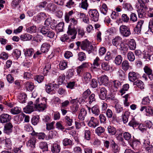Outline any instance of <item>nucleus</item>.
<instances>
[{
	"label": "nucleus",
	"mask_w": 153,
	"mask_h": 153,
	"mask_svg": "<svg viewBox=\"0 0 153 153\" xmlns=\"http://www.w3.org/2000/svg\"><path fill=\"white\" fill-rule=\"evenodd\" d=\"M47 99L43 98L41 100L42 102H40L39 98H37L34 104L32 101L29 102L28 105L24 108V112L28 114L30 113L36 108L39 111L44 110L47 107Z\"/></svg>",
	"instance_id": "f257e3e1"
},
{
	"label": "nucleus",
	"mask_w": 153,
	"mask_h": 153,
	"mask_svg": "<svg viewBox=\"0 0 153 153\" xmlns=\"http://www.w3.org/2000/svg\"><path fill=\"white\" fill-rule=\"evenodd\" d=\"M138 2L139 5L137 7V11L139 17L142 18L145 16L148 8L145 4H141L140 1H138Z\"/></svg>",
	"instance_id": "f03ea898"
},
{
	"label": "nucleus",
	"mask_w": 153,
	"mask_h": 153,
	"mask_svg": "<svg viewBox=\"0 0 153 153\" xmlns=\"http://www.w3.org/2000/svg\"><path fill=\"white\" fill-rule=\"evenodd\" d=\"M146 74H144L142 77L146 81L148 80V76L151 80H153V72L152 70L147 66H145L143 68Z\"/></svg>",
	"instance_id": "7ed1b4c3"
},
{
	"label": "nucleus",
	"mask_w": 153,
	"mask_h": 153,
	"mask_svg": "<svg viewBox=\"0 0 153 153\" xmlns=\"http://www.w3.org/2000/svg\"><path fill=\"white\" fill-rule=\"evenodd\" d=\"M120 33L124 37H127L131 34L130 28L125 25H121L119 28Z\"/></svg>",
	"instance_id": "20e7f679"
},
{
	"label": "nucleus",
	"mask_w": 153,
	"mask_h": 153,
	"mask_svg": "<svg viewBox=\"0 0 153 153\" xmlns=\"http://www.w3.org/2000/svg\"><path fill=\"white\" fill-rule=\"evenodd\" d=\"M88 14L90 17L91 20L94 22H97L98 21L99 13L96 9H88Z\"/></svg>",
	"instance_id": "39448f33"
},
{
	"label": "nucleus",
	"mask_w": 153,
	"mask_h": 153,
	"mask_svg": "<svg viewBox=\"0 0 153 153\" xmlns=\"http://www.w3.org/2000/svg\"><path fill=\"white\" fill-rule=\"evenodd\" d=\"M152 125V123L150 121H148L143 124H140L138 128L141 131L143 132L147 131V128H150Z\"/></svg>",
	"instance_id": "423d86ee"
},
{
	"label": "nucleus",
	"mask_w": 153,
	"mask_h": 153,
	"mask_svg": "<svg viewBox=\"0 0 153 153\" xmlns=\"http://www.w3.org/2000/svg\"><path fill=\"white\" fill-rule=\"evenodd\" d=\"M67 33L68 35L71 36V39H74L76 38L77 31L75 27L71 25H69Z\"/></svg>",
	"instance_id": "0eeeda50"
},
{
	"label": "nucleus",
	"mask_w": 153,
	"mask_h": 153,
	"mask_svg": "<svg viewBox=\"0 0 153 153\" xmlns=\"http://www.w3.org/2000/svg\"><path fill=\"white\" fill-rule=\"evenodd\" d=\"M88 122V126L90 127L95 128L98 125V123L97 121V119L94 117H91L89 121L87 120L85 121Z\"/></svg>",
	"instance_id": "6e6552de"
},
{
	"label": "nucleus",
	"mask_w": 153,
	"mask_h": 153,
	"mask_svg": "<svg viewBox=\"0 0 153 153\" xmlns=\"http://www.w3.org/2000/svg\"><path fill=\"white\" fill-rule=\"evenodd\" d=\"M99 91H100V98L102 100H105L107 96V91L106 89L104 87H100Z\"/></svg>",
	"instance_id": "1a4fd4ad"
},
{
	"label": "nucleus",
	"mask_w": 153,
	"mask_h": 153,
	"mask_svg": "<svg viewBox=\"0 0 153 153\" xmlns=\"http://www.w3.org/2000/svg\"><path fill=\"white\" fill-rule=\"evenodd\" d=\"M139 75L137 73L132 71L130 72L128 74L129 80L131 82H134L138 79Z\"/></svg>",
	"instance_id": "9d476101"
},
{
	"label": "nucleus",
	"mask_w": 153,
	"mask_h": 153,
	"mask_svg": "<svg viewBox=\"0 0 153 153\" xmlns=\"http://www.w3.org/2000/svg\"><path fill=\"white\" fill-rule=\"evenodd\" d=\"M11 116L7 114H4L0 116V122L2 123H4L9 121L11 119Z\"/></svg>",
	"instance_id": "9b49d317"
},
{
	"label": "nucleus",
	"mask_w": 153,
	"mask_h": 153,
	"mask_svg": "<svg viewBox=\"0 0 153 153\" xmlns=\"http://www.w3.org/2000/svg\"><path fill=\"white\" fill-rule=\"evenodd\" d=\"M13 127V126L11 123H7L4 126V132L7 134H10L12 131Z\"/></svg>",
	"instance_id": "f8f14e48"
},
{
	"label": "nucleus",
	"mask_w": 153,
	"mask_h": 153,
	"mask_svg": "<svg viewBox=\"0 0 153 153\" xmlns=\"http://www.w3.org/2000/svg\"><path fill=\"white\" fill-rule=\"evenodd\" d=\"M122 41V38L119 36H117L113 39L112 44L113 45L117 47L119 46Z\"/></svg>",
	"instance_id": "ddd939ff"
},
{
	"label": "nucleus",
	"mask_w": 153,
	"mask_h": 153,
	"mask_svg": "<svg viewBox=\"0 0 153 153\" xmlns=\"http://www.w3.org/2000/svg\"><path fill=\"white\" fill-rule=\"evenodd\" d=\"M143 23L144 21L143 20H140L137 22V25L134 29L135 33L139 34L140 33Z\"/></svg>",
	"instance_id": "4468645a"
},
{
	"label": "nucleus",
	"mask_w": 153,
	"mask_h": 153,
	"mask_svg": "<svg viewBox=\"0 0 153 153\" xmlns=\"http://www.w3.org/2000/svg\"><path fill=\"white\" fill-rule=\"evenodd\" d=\"M99 81L105 86H107L109 80L108 76L105 75L102 76L98 78Z\"/></svg>",
	"instance_id": "2eb2a0df"
},
{
	"label": "nucleus",
	"mask_w": 153,
	"mask_h": 153,
	"mask_svg": "<svg viewBox=\"0 0 153 153\" xmlns=\"http://www.w3.org/2000/svg\"><path fill=\"white\" fill-rule=\"evenodd\" d=\"M51 151L53 153H59L61 150L59 145L57 143H54L51 146Z\"/></svg>",
	"instance_id": "dca6fc26"
},
{
	"label": "nucleus",
	"mask_w": 153,
	"mask_h": 153,
	"mask_svg": "<svg viewBox=\"0 0 153 153\" xmlns=\"http://www.w3.org/2000/svg\"><path fill=\"white\" fill-rule=\"evenodd\" d=\"M87 113L86 111L84 108H81L79 113L78 118L81 121L84 120Z\"/></svg>",
	"instance_id": "f3484780"
},
{
	"label": "nucleus",
	"mask_w": 153,
	"mask_h": 153,
	"mask_svg": "<svg viewBox=\"0 0 153 153\" xmlns=\"http://www.w3.org/2000/svg\"><path fill=\"white\" fill-rule=\"evenodd\" d=\"M65 122L66 126H70L73 123V117L67 115L64 117Z\"/></svg>",
	"instance_id": "a211bd4d"
},
{
	"label": "nucleus",
	"mask_w": 153,
	"mask_h": 153,
	"mask_svg": "<svg viewBox=\"0 0 153 153\" xmlns=\"http://www.w3.org/2000/svg\"><path fill=\"white\" fill-rule=\"evenodd\" d=\"M91 112L94 116H98L100 113V111L99 106L97 105H94L91 108Z\"/></svg>",
	"instance_id": "6ab92c4d"
},
{
	"label": "nucleus",
	"mask_w": 153,
	"mask_h": 153,
	"mask_svg": "<svg viewBox=\"0 0 153 153\" xmlns=\"http://www.w3.org/2000/svg\"><path fill=\"white\" fill-rule=\"evenodd\" d=\"M51 47L50 44L45 42L43 43L41 45V51L43 53L47 52Z\"/></svg>",
	"instance_id": "aec40b11"
},
{
	"label": "nucleus",
	"mask_w": 153,
	"mask_h": 153,
	"mask_svg": "<svg viewBox=\"0 0 153 153\" xmlns=\"http://www.w3.org/2000/svg\"><path fill=\"white\" fill-rule=\"evenodd\" d=\"M32 38V36L31 35L27 33H24L20 36L21 39L23 41L30 40Z\"/></svg>",
	"instance_id": "412c9836"
},
{
	"label": "nucleus",
	"mask_w": 153,
	"mask_h": 153,
	"mask_svg": "<svg viewBox=\"0 0 153 153\" xmlns=\"http://www.w3.org/2000/svg\"><path fill=\"white\" fill-rule=\"evenodd\" d=\"M36 140L34 138H31L27 143V146L31 149L35 148Z\"/></svg>",
	"instance_id": "4be33fe9"
},
{
	"label": "nucleus",
	"mask_w": 153,
	"mask_h": 153,
	"mask_svg": "<svg viewBox=\"0 0 153 153\" xmlns=\"http://www.w3.org/2000/svg\"><path fill=\"white\" fill-rule=\"evenodd\" d=\"M142 54L143 55L142 59L147 61L151 60V55L149 52L144 51H143Z\"/></svg>",
	"instance_id": "5701e85b"
},
{
	"label": "nucleus",
	"mask_w": 153,
	"mask_h": 153,
	"mask_svg": "<svg viewBox=\"0 0 153 153\" xmlns=\"http://www.w3.org/2000/svg\"><path fill=\"white\" fill-rule=\"evenodd\" d=\"M123 136L125 140L127 141L129 143L131 142L133 140L130 134L128 132H126L123 133Z\"/></svg>",
	"instance_id": "b1692460"
},
{
	"label": "nucleus",
	"mask_w": 153,
	"mask_h": 153,
	"mask_svg": "<svg viewBox=\"0 0 153 153\" xmlns=\"http://www.w3.org/2000/svg\"><path fill=\"white\" fill-rule=\"evenodd\" d=\"M39 147L41 149L43 152L48 150L47 143L45 142H42L39 143Z\"/></svg>",
	"instance_id": "393cba45"
},
{
	"label": "nucleus",
	"mask_w": 153,
	"mask_h": 153,
	"mask_svg": "<svg viewBox=\"0 0 153 153\" xmlns=\"http://www.w3.org/2000/svg\"><path fill=\"white\" fill-rule=\"evenodd\" d=\"M129 113L127 111H125L122 115V118L124 123H126L128 120Z\"/></svg>",
	"instance_id": "a878e982"
},
{
	"label": "nucleus",
	"mask_w": 153,
	"mask_h": 153,
	"mask_svg": "<svg viewBox=\"0 0 153 153\" xmlns=\"http://www.w3.org/2000/svg\"><path fill=\"white\" fill-rule=\"evenodd\" d=\"M27 99V96L24 93L21 94L18 97V101L21 103H24Z\"/></svg>",
	"instance_id": "bb28decb"
},
{
	"label": "nucleus",
	"mask_w": 153,
	"mask_h": 153,
	"mask_svg": "<svg viewBox=\"0 0 153 153\" xmlns=\"http://www.w3.org/2000/svg\"><path fill=\"white\" fill-rule=\"evenodd\" d=\"M129 144L133 149L134 150H137L138 149L139 146L140 145V142L134 141L132 140L131 143H129Z\"/></svg>",
	"instance_id": "cd10ccee"
},
{
	"label": "nucleus",
	"mask_w": 153,
	"mask_h": 153,
	"mask_svg": "<svg viewBox=\"0 0 153 153\" xmlns=\"http://www.w3.org/2000/svg\"><path fill=\"white\" fill-rule=\"evenodd\" d=\"M129 47L130 50H134L136 48V44L135 41L132 39L129 40L128 42Z\"/></svg>",
	"instance_id": "c85d7f7f"
},
{
	"label": "nucleus",
	"mask_w": 153,
	"mask_h": 153,
	"mask_svg": "<svg viewBox=\"0 0 153 153\" xmlns=\"http://www.w3.org/2000/svg\"><path fill=\"white\" fill-rule=\"evenodd\" d=\"M31 134L33 136H36L39 139H43L45 136V134L44 133H38L35 132L34 131H33Z\"/></svg>",
	"instance_id": "c756f323"
},
{
	"label": "nucleus",
	"mask_w": 153,
	"mask_h": 153,
	"mask_svg": "<svg viewBox=\"0 0 153 153\" xmlns=\"http://www.w3.org/2000/svg\"><path fill=\"white\" fill-rule=\"evenodd\" d=\"M91 78V74L89 73H85L83 75V79L86 83H88Z\"/></svg>",
	"instance_id": "7c9ffc66"
},
{
	"label": "nucleus",
	"mask_w": 153,
	"mask_h": 153,
	"mask_svg": "<svg viewBox=\"0 0 153 153\" xmlns=\"http://www.w3.org/2000/svg\"><path fill=\"white\" fill-rule=\"evenodd\" d=\"M130 67L129 63L127 60L123 61L122 64V69L125 71H127Z\"/></svg>",
	"instance_id": "2f4dec72"
},
{
	"label": "nucleus",
	"mask_w": 153,
	"mask_h": 153,
	"mask_svg": "<svg viewBox=\"0 0 153 153\" xmlns=\"http://www.w3.org/2000/svg\"><path fill=\"white\" fill-rule=\"evenodd\" d=\"M134 85H136L141 90L144 89V83L141 80H138L134 82Z\"/></svg>",
	"instance_id": "473e14b6"
},
{
	"label": "nucleus",
	"mask_w": 153,
	"mask_h": 153,
	"mask_svg": "<svg viewBox=\"0 0 153 153\" xmlns=\"http://www.w3.org/2000/svg\"><path fill=\"white\" fill-rule=\"evenodd\" d=\"M108 9L105 3H103L101 7L100 8L101 12L104 15L106 14L108 11Z\"/></svg>",
	"instance_id": "72a5a7b5"
},
{
	"label": "nucleus",
	"mask_w": 153,
	"mask_h": 153,
	"mask_svg": "<svg viewBox=\"0 0 153 153\" xmlns=\"http://www.w3.org/2000/svg\"><path fill=\"white\" fill-rule=\"evenodd\" d=\"M67 62L64 60L61 61L59 63V69L61 70H63L67 67Z\"/></svg>",
	"instance_id": "f704fd0d"
},
{
	"label": "nucleus",
	"mask_w": 153,
	"mask_h": 153,
	"mask_svg": "<svg viewBox=\"0 0 153 153\" xmlns=\"http://www.w3.org/2000/svg\"><path fill=\"white\" fill-rule=\"evenodd\" d=\"M123 60V58L120 55L117 56L115 58L114 62L117 65L121 64Z\"/></svg>",
	"instance_id": "c9c22d12"
},
{
	"label": "nucleus",
	"mask_w": 153,
	"mask_h": 153,
	"mask_svg": "<svg viewBox=\"0 0 153 153\" xmlns=\"http://www.w3.org/2000/svg\"><path fill=\"white\" fill-rule=\"evenodd\" d=\"M57 132L55 130H52L49 131V134L46 137L47 140H49L54 137L56 135Z\"/></svg>",
	"instance_id": "e433bc0d"
},
{
	"label": "nucleus",
	"mask_w": 153,
	"mask_h": 153,
	"mask_svg": "<svg viewBox=\"0 0 153 153\" xmlns=\"http://www.w3.org/2000/svg\"><path fill=\"white\" fill-rule=\"evenodd\" d=\"M128 59L130 62H133L135 59L134 53L132 52H129L127 54Z\"/></svg>",
	"instance_id": "4c0bfd02"
},
{
	"label": "nucleus",
	"mask_w": 153,
	"mask_h": 153,
	"mask_svg": "<svg viewBox=\"0 0 153 153\" xmlns=\"http://www.w3.org/2000/svg\"><path fill=\"white\" fill-rule=\"evenodd\" d=\"M116 113L117 114H120L123 111V107L119 104L116 105L114 107Z\"/></svg>",
	"instance_id": "58836bf2"
},
{
	"label": "nucleus",
	"mask_w": 153,
	"mask_h": 153,
	"mask_svg": "<svg viewBox=\"0 0 153 153\" xmlns=\"http://www.w3.org/2000/svg\"><path fill=\"white\" fill-rule=\"evenodd\" d=\"M108 133L111 135H114L116 133V128L113 126H109L107 128Z\"/></svg>",
	"instance_id": "ea45409f"
},
{
	"label": "nucleus",
	"mask_w": 153,
	"mask_h": 153,
	"mask_svg": "<svg viewBox=\"0 0 153 153\" xmlns=\"http://www.w3.org/2000/svg\"><path fill=\"white\" fill-rule=\"evenodd\" d=\"M25 86L28 91H32L34 88L33 84L30 82H26Z\"/></svg>",
	"instance_id": "a19ab883"
},
{
	"label": "nucleus",
	"mask_w": 153,
	"mask_h": 153,
	"mask_svg": "<svg viewBox=\"0 0 153 153\" xmlns=\"http://www.w3.org/2000/svg\"><path fill=\"white\" fill-rule=\"evenodd\" d=\"M21 111V109L20 108L16 107L11 109L10 112L13 114H16L19 113Z\"/></svg>",
	"instance_id": "79ce46f5"
},
{
	"label": "nucleus",
	"mask_w": 153,
	"mask_h": 153,
	"mask_svg": "<svg viewBox=\"0 0 153 153\" xmlns=\"http://www.w3.org/2000/svg\"><path fill=\"white\" fill-rule=\"evenodd\" d=\"M89 44L90 43L87 41L82 42L81 46V49L83 51H86Z\"/></svg>",
	"instance_id": "37998d69"
},
{
	"label": "nucleus",
	"mask_w": 153,
	"mask_h": 153,
	"mask_svg": "<svg viewBox=\"0 0 153 153\" xmlns=\"http://www.w3.org/2000/svg\"><path fill=\"white\" fill-rule=\"evenodd\" d=\"M46 10L49 11L53 12L56 10V7L53 4L50 3L47 5V6L46 7Z\"/></svg>",
	"instance_id": "c03bdc74"
},
{
	"label": "nucleus",
	"mask_w": 153,
	"mask_h": 153,
	"mask_svg": "<svg viewBox=\"0 0 153 153\" xmlns=\"http://www.w3.org/2000/svg\"><path fill=\"white\" fill-rule=\"evenodd\" d=\"M120 46V50L124 51H126L128 50V45L124 43L123 41L122 42V43L119 45Z\"/></svg>",
	"instance_id": "a18cd8bd"
},
{
	"label": "nucleus",
	"mask_w": 153,
	"mask_h": 153,
	"mask_svg": "<svg viewBox=\"0 0 153 153\" xmlns=\"http://www.w3.org/2000/svg\"><path fill=\"white\" fill-rule=\"evenodd\" d=\"M113 143H112V151L114 153H116L118 152L120 150V148L114 142L112 141Z\"/></svg>",
	"instance_id": "49530a36"
},
{
	"label": "nucleus",
	"mask_w": 153,
	"mask_h": 153,
	"mask_svg": "<svg viewBox=\"0 0 153 153\" xmlns=\"http://www.w3.org/2000/svg\"><path fill=\"white\" fill-rule=\"evenodd\" d=\"M46 92L50 93L54 89V84H49L46 85Z\"/></svg>",
	"instance_id": "de8ad7c7"
},
{
	"label": "nucleus",
	"mask_w": 153,
	"mask_h": 153,
	"mask_svg": "<svg viewBox=\"0 0 153 153\" xmlns=\"http://www.w3.org/2000/svg\"><path fill=\"white\" fill-rule=\"evenodd\" d=\"M48 30L47 27H44L41 28H39L38 30V31L39 32L45 36H46Z\"/></svg>",
	"instance_id": "09e8293b"
},
{
	"label": "nucleus",
	"mask_w": 153,
	"mask_h": 153,
	"mask_svg": "<svg viewBox=\"0 0 153 153\" xmlns=\"http://www.w3.org/2000/svg\"><path fill=\"white\" fill-rule=\"evenodd\" d=\"M123 7L124 9L129 11H131L133 9L131 4L129 3H124L123 4Z\"/></svg>",
	"instance_id": "8fccbe9b"
},
{
	"label": "nucleus",
	"mask_w": 153,
	"mask_h": 153,
	"mask_svg": "<svg viewBox=\"0 0 153 153\" xmlns=\"http://www.w3.org/2000/svg\"><path fill=\"white\" fill-rule=\"evenodd\" d=\"M64 25V23L63 22H61L59 23L56 26V30L58 32H60L63 31Z\"/></svg>",
	"instance_id": "3c124183"
},
{
	"label": "nucleus",
	"mask_w": 153,
	"mask_h": 153,
	"mask_svg": "<svg viewBox=\"0 0 153 153\" xmlns=\"http://www.w3.org/2000/svg\"><path fill=\"white\" fill-rule=\"evenodd\" d=\"M78 55V59L81 61L85 60L86 58L85 54L82 52H81L79 53Z\"/></svg>",
	"instance_id": "603ef678"
},
{
	"label": "nucleus",
	"mask_w": 153,
	"mask_h": 153,
	"mask_svg": "<svg viewBox=\"0 0 153 153\" xmlns=\"http://www.w3.org/2000/svg\"><path fill=\"white\" fill-rule=\"evenodd\" d=\"M46 15L44 13H39L36 16V19L39 21L44 20L46 18Z\"/></svg>",
	"instance_id": "864d4df0"
},
{
	"label": "nucleus",
	"mask_w": 153,
	"mask_h": 153,
	"mask_svg": "<svg viewBox=\"0 0 153 153\" xmlns=\"http://www.w3.org/2000/svg\"><path fill=\"white\" fill-rule=\"evenodd\" d=\"M73 14V12L72 10L69 11L65 16V20L66 22L68 23L69 21V19L72 18L71 16Z\"/></svg>",
	"instance_id": "5fc2aeb1"
},
{
	"label": "nucleus",
	"mask_w": 153,
	"mask_h": 153,
	"mask_svg": "<svg viewBox=\"0 0 153 153\" xmlns=\"http://www.w3.org/2000/svg\"><path fill=\"white\" fill-rule=\"evenodd\" d=\"M25 54L26 56H30L33 54L34 50L32 48L27 49L24 51Z\"/></svg>",
	"instance_id": "6e6d98bb"
},
{
	"label": "nucleus",
	"mask_w": 153,
	"mask_h": 153,
	"mask_svg": "<svg viewBox=\"0 0 153 153\" xmlns=\"http://www.w3.org/2000/svg\"><path fill=\"white\" fill-rule=\"evenodd\" d=\"M150 100L148 96L144 97L142 101V104L143 105H147L149 104Z\"/></svg>",
	"instance_id": "4d7b16f0"
},
{
	"label": "nucleus",
	"mask_w": 153,
	"mask_h": 153,
	"mask_svg": "<svg viewBox=\"0 0 153 153\" xmlns=\"http://www.w3.org/2000/svg\"><path fill=\"white\" fill-rule=\"evenodd\" d=\"M129 88V85L128 84L124 85L123 86L122 88L120 90V92L121 93V95L125 94V91H127Z\"/></svg>",
	"instance_id": "13d9d810"
},
{
	"label": "nucleus",
	"mask_w": 153,
	"mask_h": 153,
	"mask_svg": "<svg viewBox=\"0 0 153 153\" xmlns=\"http://www.w3.org/2000/svg\"><path fill=\"white\" fill-rule=\"evenodd\" d=\"M21 51L18 49H15L13 53V56L16 59H18L20 56Z\"/></svg>",
	"instance_id": "bf43d9fd"
},
{
	"label": "nucleus",
	"mask_w": 153,
	"mask_h": 153,
	"mask_svg": "<svg viewBox=\"0 0 153 153\" xmlns=\"http://www.w3.org/2000/svg\"><path fill=\"white\" fill-rule=\"evenodd\" d=\"M62 143L64 146L71 145L72 144V141L70 139L66 138L63 140Z\"/></svg>",
	"instance_id": "052dcab7"
},
{
	"label": "nucleus",
	"mask_w": 153,
	"mask_h": 153,
	"mask_svg": "<svg viewBox=\"0 0 153 153\" xmlns=\"http://www.w3.org/2000/svg\"><path fill=\"white\" fill-rule=\"evenodd\" d=\"M99 115V118L100 123L104 124L106 120V117L104 114H100Z\"/></svg>",
	"instance_id": "680f3d73"
},
{
	"label": "nucleus",
	"mask_w": 153,
	"mask_h": 153,
	"mask_svg": "<svg viewBox=\"0 0 153 153\" xmlns=\"http://www.w3.org/2000/svg\"><path fill=\"white\" fill-rule=\"evenodd\" d=\"M96 48V47H94L90 43L86 51L90 54L95 50Z\"/></svg>",
	"instance_id": "e2e57ef3"
},
{
	"label": "nucleus",
	"mask_w": 153,
	"mask_h": 153,
	"mask_svg": "<svg viewBox=\"0 0 153 153\" xmlns=\"http://www.w3.org/2000/svg\"><path fill=\"white\" fill-rule=\"evenodd\" d=\"M22 0H13L11 3V6L13 8H15L18 6L21 2Z\"/></svg>",
	"instance_id": "0e129e2a"
},
{
	"label": "nucleus",
	"mask_w": 153,
	"mask_h": 153,
	"mask_svg": "<svg viewBox=\"0 0 153 153\" xmlns=\"http://www.w3.org/2000/svg\"><path fill=\"white\" fill-rule=\"evenodd\" d=\"M105 131V129L102 127H99L97 128L95 130L96 133L98 135L104 132Z\"/></svg>",
	"instance_id": "69168bd1"
},
{
	"label": "nucleus",
	"mask_w": 153,
	"mask_h": 153,
	"mask_svg": "<svg viewBox=\"0 0 153 153\" xmlns=\"http://www.w3.org/2000/svg\"><path fill=\"white\" fill-rule=\"evenodd\" d=\"M138 125V123L134 119L132 120L128 123V125L134 128L136 127Z\"/></svg>",
	"instance_id": "338daca9"
},
{
	"label": "nucleus",
	"mask_w": 153,
	"mask_h": 153,
	"mask_svg": "<svg viewBox=\"0 0 153 153\" xmlns=\"http://www.w3.org/2000/svg\"><path fill=\"white\" fill-rule=\"evenodd\" d=\"M44 79V77L42 75H36L34 77V79L39 83L42 82Z\"/></svg>",
	"instance_id": "774afa93"
}]
</instances>
